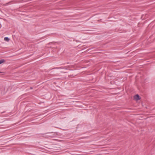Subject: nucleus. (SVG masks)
I'll return each mask as SVG.
<instances>
[{
	"label": "nucleus",
	"mask_w": 155,
	"mask_h": 155,
	"mask_svg": "<svg viewBox=\"0 0 155 155\" xmlns=\"http://www.w3.org/2000/svg\"><path fill=\"white\" fill-rule=\"evenodd\" d=\"M134 99L137 101L140 99V97L138 94H136L134 96Z\"/></svg>",
	"instance_id": "nucleus-1"
},
{
	"label": "nucleus",
	"mask_w": 155,
	"mask_h": 155,
	"mask_svg": "<svg viewBox=\"0 0 155 155\" xmlns=\"http://www.w3.org/2000/svg\"><path fill=\"white\" fill-rule=\"evenodd\" d=\"M30 89H33V87H30Z\"/></svg>",
	"instance_id": "nucleus-5"
},
{
	"label": "nucleus",
	"mask_w": 155,
	"mask_h": 155,
	"mask_svg": "<svg viewBox=\"0 0 155 155\" xmlns=\"http://www.w3.org/2000/svg\"><path fill=\"white\" fill-rule=\"evenodd\" d=\"M53 69H63V68L62 67H59V68H53Z\"/></svg>",
	"instance_id": "nucleus-4"
},
{
	"label": "nucleus",
	"mask_w": 155,
	"mask_h": 155,
	"mask_svg": "<svg viewBox=\"0 0 155 155\" xmlns=\"http://www.w3.org/2000/svg\"><path fill=\"white\" fill-rule=\"evenodd\" d=\"M2 73V72H0V73Z\"/></svg>",
	"instance_id": "nucleus-6"
},
{
	"label": "nucleus",
	"mask_w": 155,
	"mask_h": 155,
	"mask_svg": "<svg viewBox=\"0 0 155 155\" xmlns=\"http://www.w3.org/2000/svg\"><path fill=\"white\" fill-rule=\"evenodd\" d=\"M5 61L4 59H1L0 60V64L4 63Z\"/></svg>",
	"instance_id": "nucleus-3"
},
{
	"label": "nucleus",
	"mask_w": 155,
	"mask_h": 155,
	"mask_svg": "<svg viewBox=\"0 0 155 155\" xmlns=\"http://www.w3.org/2000/svg\"><path fill=\"white\" fill-rule=\"evenodd\" d=\"M4 39L5 41H8L10 40L9 38H8L7 37H5L4 38Z\"/></svg>",
	"instance_id": "nucleus-2"
}]
</instances>
